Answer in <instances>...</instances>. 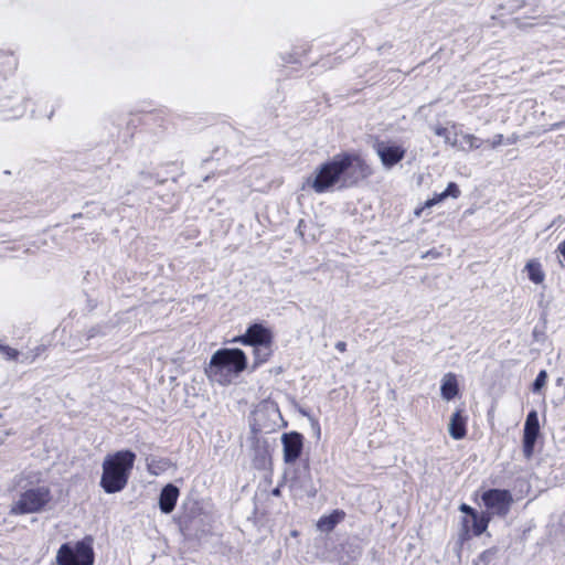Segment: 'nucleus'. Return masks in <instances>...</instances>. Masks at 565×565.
I'll return each instance as SVG.
<instances>
[{
    "label": "nucleus",
    "mask_w": 565,
    "mask_h": 565,
    "mask_svg": "<svg viewBox=\"0 0 565 565\" xmlns=\"http://www.w3.org/2000/svg\"><path fill=\"white\" fill-rule=\"evenodd\" d=\"M372 173L370 166L359 156L341 153L320 167V192L332 186L350 188Z\"/></svg>",
    "instance_id": "1"
},
{
    "label": "nucleus",
    "mask_w": 565,
    "mask_h": 565,
    "mask_svg": "<svg viewBox=\"0 0 565 565\" xmlns=\"http://www.w3.org/2000/svg\"><path fill=\"white\" fill-rule=\"evenodd\" d=\"M135 461L136 454L129 449L108 454L102 463V489L108 494L122 491L128 484Z\"/></svg>",
    "instance_id": "2"
},
{
    "label": "nucleus",
    "mask_w": 565,
    "mask_h": 565,
    "mask_svg": "<svg viewBox=\"0 0 565 565\" xmlns=\"http://www.w3.org/2000/svg\"><path fill=\"white\" fill-rule=\"evenodd\" d=\"M247 366V359L241 349H220L213 353L204 372L211 382L220 385L232 383L233 376L242 373Z\"/></svg>",
    "instance_id": "3"
},
{
    "label": "nucleus",
    "mask_w": 565,
    "mask_h": 565,
    "mask_svg": "<svg viewBox=\"0 0 565 565\" xmlns=\"http://www.w3.org/2000/svg\"><path fill=\"white\" fill-rule=\"evenodd\" d=\"M234 342L253 348L254 367L268 362L274 353V333L262 323H252L245 333L234 339Z\"/></svg>",
    "instance_id": "4"
},
{
    "label": "nucleus",
    "mask_w": 565,
    "mask_h": 565,
    "mask_svg": "<svg viewBox=\"0 0 565 565\" xmlns=\"http://www.w3.org/2000/svg\"><path fill=\"white\" fill-rule=\"evenodd\" d=\"M93 542V537L87 535L74 544H62L55 556L56 565H93L95 561Z\"/></svg>",
    "instance_id": "5"
},
{
    "label": "nucleus",
    "mask_w": 565,
    "mask_h": 565,
    "mask_svg": "<svg viewBox=\"0 0 565 565\" xmlns=\"http://www.w3.org/2000/svg\"><path fill=\"white\" fill-rule=\"evenodd\" d=\"M52 500L51 490L47 487L31 488L22 492L11 507V515H23L42 511Z\"/></svg>",
    "instance_id": "6"
},
{
    "label": "nucleus",
    "mask_w": 565,
    "mask_h": 565,
    "mask_svg": "<svg viewBox=\"0 0 565 565\" xmlns=\"http://www.w3.org/2000/svg\"><path fill=\"white\" fill-rule=\"evenodd\" d=\"M482 502L492 514L505 516L513 503L512 494L504 489H489L481 495Z\"/></svg>",
    "instance_id": "7"
},
{
    "label": "nucleus",
    "mask_w": 565,
    "mask_h": 565,
    "mask_svg": "<svg viewBox=\"0 0 565 565\" xmlns=\"http://www.w3.org/2000/svg\"><path fill=\"white\" fill-rule=\"evenodd\" d=\"M490 515L488 513L476 514L472 518L463 516L461 520V530L459 540L461 543L471 539V536L481 535L488 527Z\"/></svg>",
    "instance_id": "8"
},
{
    "label": "nucleus",
    "mask_w": 565,
    "mask_h": 565,
    "mask_svg": "<svg viewBox=\"0 0 565 565\" xmlns=\"http://www.w3.org/2000/svg\"><path fill=\"white\" fill-rule=\"evenodd\" d=\"M540 434L537 413L532 411L527 414L523 431V455L530 459L534 452V445Z\"/></svg>",
    "instance_id": "9"
},
{
    "label": "nucleus",
    "mask_w": 565,
    "mask_h": 565,
    "mask_svg": "<svg viewBox=\"0 0 565 565\" xmlns=\"http://www.w3.org/2000/svg\"><path fill=\"white\" fill-rule=\"evenodd\" d=\"M375 150L382 163L386 168H392L398 163L405 156V149L401 146L391 145L385 141H377Z\"/></svg>",
    "instance_id": "10"
},
{
    "label": "nucleus",
    "mask_w": 565,
    "mask_h": 565,
    "mask_svg": "<svg viewBox=\"0 0 565 565\" xmlns=\"http://www.w3.org/2000/svg\"><path fill=\"white\" fill-rule=\"evenodd\" d=\"M284 459L288 463L295 462L302 452L303 438L297 431L286 433L282 435Z\"/></svg>",
    "instance_id": "11"
},
{
    "label": "nucleus",
    "mask_w": 565,
    "mask_h": 565,
    "mask_svg": "<svg viewBox=\"0 0 565 565\" xmlns=\"http://www.w3.org/2000/svg\"><path fill=\"white\" fill-rule=\"evenodd\" d=\"M180 491L178 487L172 483L164 486L159 497V507L161 512L169 514L171 513L178 502Z\"/></svg>",
    "instance_id": "12"
},
{
    "label": "nucleus",
    "mask_w": 565,
    "mask_h": 565,
    "mask_svg": "<svg viewBox=\"0 0 565 565\" xmlns=\"http://www.w3.org/2000/svg\"><path fill=\"white\" fill-rule=\"evenodd\" d=\"M449 435L455 440H460L467 435V417L463 416V409H457L449 422Z\"/></svg>",
    "instance_id": "13"
},
{
    "label": "nucleus",
    "mask_w": 565,
    "mask_h": 565,
    "mask_svg": "<svg viewBox=\"0 0 565 565\" xmlns=\"http://www.w3.org/2000/svg\"><path fill=\"white\" fill-rule=\"evenodd\" d=\"M18 57L12 50H0V75L7 77L15 72Z\"/></svg>",
    "instance_id": "14"
},
{
    "label": "nucleus",
    "mask_w": 565,
    "mask_h": 565,
    "mask_svg": "<svg viewBox=\"0 0 565 565\" xmlns=\"http://www.w3.org/2000/svg\"><path fill=\"white\" fill-rule=\"evenodd\" d=\"M347 516L343 510L335 509L330 514L320 518V532H330Z\"/></svg>",
    "instance_id": "15"
},
{
    "label": "nucleus",
    "mask_w": 565,
    "mask_h": 565,
    "mask_svg": "<svg viewBox=\"0 0 565 565\" xmlns=\"http://www.w3.org/2000/svg\"><path fill=\"white\" fill-rule=\"evenodd\" d=\"M440 392L443 398L446 401H450L458 395L459 387L456 375L454 373H447L444 376Z\"/></svg>",
    "instance_id": "16"
},
{
    "label": "nucleus",
    "mask_w": 565,
    "mask_h": 565,
    "mask_svg": "<svg viewBox=\"0 0 565 565\" xmlns=\"http://www.w3.org/2000/svg\"><path fill=\"white\" fill-rule=\"evenodd\" d=\"M525 270L527 273V277L534 284H542L545 279V274L542 269L541 264L537 260H530L525 265Z\"/></svg>",
    "instance_id": "17"
},
{
    "label": "nucleus",
    "mask_w": 565,
    "mask_h": 565,
    "mask_svg": "<svg viewBox=\"0 0 565 565\" xmlns=\"http://www.w3.org/2000/svg\"><path fill=\"white\" fill-rule=\"evenodd\" d=\"M459 195H460V190H459L458 185L454 182H450L444 192L436 195L434 199L427 200L425 203V206L430 207V206L441 202L443 200H445L448 196L457 199Z\"/></svg>",
    "instance_id": "18"
},
{
    "label": "nucleus",
    "mask_w": 565,
    "mask_h": 565,
    "mask_svg": "<svg viewBox=\"0 0 565 565\" xmlns=\"http://www.w3.org/2000/svg\"><path fill=\"white\" fill-rule=\"evenodd\" d=\"M484 141L471 134L462 135V146L460 147L463 151H471L479 149Z\"/></svg>",
    "instance_id": "19"
},
{
    "label": "nucleus",
    "mask_w": 565,
    "mask_h": 565,
    "mask_svg": "<svg viewBox=\"0 0 565 565\" xmlns=\"http://www.w3.org/2000/svg\"><path fill=\"white\" fill-rule=\"evenodd\" d=\"M434 132L437 136L443 137L447 145L451 147L457 146V134L451 131L449 128L436 126L434 127Z\"/></svg>",
    "instance_id": "20"
},
{
    "label": "nucleus",
    "mask_w": 565,
    "mask_h": 565,
    "mask_svg": "<svg viewBox=\"0 0 565 565\" xmlns=\"http://www.w3.org/2000/svg\"><path fill=\"white\" fill-rule=\"evenodd\" d=\"M497 553V547H491L483 551L478 557V564L488 565L495 557Z\"/></svg>",
    "instance_id": "21"
},
{
    "label": "nucleus",
    "mask_w": 565,
    "mask_h": 565,
    "mask_svg": "<svg viewBox=\"0 0 565 565\" xmlns=\"http://www.w3.org/2000/svg\"><path fill=\"white\" fill-rule=\"evenodd\" d=\"M0 352L9 361H17L20 355V352L17 349L11 348L6 344H1V343H0Z\"/></svg>",
    "instance_id": "22"
},
{
    "label": "nucleus",
    "mask_w": 565,
    "mask_h": 565,
    "mask_svg": "<svg viewBox=\"0 0 565 565\" xmlns=\"http://www.w3.org/2000/svg\"><path fill=\"white\" fill-rule=\"evenodd\" d=\"M546 380H547L546 371L545 370L540 371V373L537 374L536 379L533 382L532 391L534 393L540 392L542 390V387L545 386Z\"/></svg>",
    "instance_id": "23"
},
{
    "label": "nucleus",
    "mask_w": 565,
    "mask_h": 565,
    "mask_svg": "<svg viewBox=\"0 0 565 565\" xmlns=\"http://www.w3.org/2000/svg\"><path fill=\"white\" fill-rule=\"evenodd\" d=\"M46 351H47V347H46V345H44V344H40V345L35 347V348L31 351L30 355H28L25 359H26L30 363H32V362H34L39 356H41L42 354H44Z\"/></svg>",
    "instance_id": "24"
},
{
    "label": "nucleus",
    "mask_w": 565,
    "mask_h": 565,
    "mask_svg": "<svg viewBox=\"0 0 565 565\" xmlns=\"http://www.w3.org/2000/svg\"><path fill=\"white\" fill-rule=\"evenodd\" d=\"M459 510L462 513L467 514L466 516H468V518H472L478 513L473 508H471L470 505H468L466 503H461L459 507Z\"/></svg>",
    "instance_id": "25"
},
{
    "label": "nucleus",
    "mask_w": 565,
    "mask_h": 565,
    "mask_svg": "<svg viewBox=\"0 0 565 565\" xmlns=\"http://www.w3.org/2000/svg\"><path fill=\"white\" fill-rule=\"evenodd\" d=\"M504 138H503V135L502 134H498L493 137V139L491 141L487 140L486 142H489L490 143V147L492 149H495L497 147H499L500 145H502Z\"/></svg>",
    "instance_id": "26"
},
{
    "label": "nucleus",
    "mask_w": 565,
    "mask_h": 565,
    "mask_svg": "<svg viewBox=\"0 0 565 565\" xmlns=\"http://www.w3.org/2000/svg\"><path fill=\"white\" fill-rule=\"evenodd\" d=\"M160 463H162L161 460H152L150 462H148V470L150 473L152 475H158V470L157 469H161V466Z\"/></svg>",
    "instance_id": "27"
},
{
    "label": "nucleus",
    "mask_w": 565,
    "mask_h": 565,
    "mask_svg": "<svg viewBox=\"0 0 565 565\" xmlns=\"http://www.w3.org/2000/svg\"><path fill=\"white\" fill-rule=\"evenodd\" d=\"M352 553L353 554L348 559H344L343 557L340 558L341 565H349L351 561L355 559L360 555L359 551H353Z\"/></svg>",
    "instance_id": "28"
},
{
    "label": "nucleus",
    "mask_w": 565,
    "mask_h": 565,
    "mask_svg": "<svg viewBox=\"0 0 565 565\" xmlns=\"http://www.w3.org/2000/svg\"><path fill=\"white\" fill-rule=\"evenodd\" d=\"M309 180H310L311 186L316 191H318V174H312Z\"/></svg>",
    "instance_id": "29"
},
{
    "label": "nucleus",
    "mask_w": 565,
    "mask_h": 565,
    "mask_svg": "<svg viewBox=\"0 0 565 565\" xmlns=\"http://www.w3.org/2000/svg\"><path fill=\"white\" fill-rule=\"evenodd\" d=\"M518 140H519V136L513 134V135H511L510 137L507 138V143L508 145H514V143L518 142Z\"/></svg>",
    "instance_id": "30"
},
{
    "label": "nucleus",
    "mask_w": 565,
    "mask_h": 565,
    "mask_svg": "<svg viewBox=\"0 0 565 565\" xmlns=\"http://www.w3.org/2000/svg\"><path fill=\"white\" fill-rule=\"evenodd\" d=\"M335 348L340 351V352H344L347 350V343L344 341H339L337 344H335Z\"/></svg>",
    "instance_id": "31"
},
{
    "label": "nucleus",
    "mask_w": 565,
    "mask_h": 565,
    "mask_svg": "<svg viewBox=\"0 0 565 565\" xmlns=\"http://www.w3.org/2000/svg\"><path fill=\"white\" fill-rule=\"evenodd\" d=\"M561 125H562L561 122H556V124H554V125L551 127V129L559 128V127H561Z\"/></svg>",
    "instance_id": "32"
},
{
    "label": "nucleus",
    "mask_w": 565,
    "mask_h": 565,
    "mask_svg": "<svg viewBox=\"0 0 565 565\" xmlns=\"http://www.w3.org/2000/svg\"><path fill=\"white\" fill-rule=\"evenodd\" d=\"M291 535H292L294 537H297V536L299 535V532H298V531H296V530H295V531H291Z\"/></svg>",
    "instance_id": "33"
},
{
    "label": "nucleus",
    "mask_w": 565,
    "mask_h": 565,
    "mask_svg": "<svg viewBox=\"0 0 565 565\" xmlns=\"http://www.w3.org/2000/svg\"><path fill=\"white\" fill-rule=\"evenodd\" d=\"M562 26L565 29V23Z\"/></svg>",
    "instance_id": "34"
}]
</instances>
